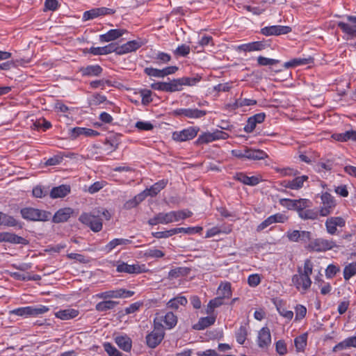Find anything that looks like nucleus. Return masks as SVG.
I'll return each mask as SVG.
<instances>
[{
  "instance_id": "obj_1",
  "label": "nucleus",
  "mask_w": 356,
  "mask_h": 356,
  "mask_svg": "<svg viewBox=\"0 0 356 356\" xmlns=\"http://www.w3.org/2000/svg\"><path fill=\"white\" fill-rule=\"evenodd\" d=\"M22 218L31 221H47L50 219L51 213L49 211L40 210L33 207H25L20 211Z\"/></svg>"
},
{
  "instance_id": "obj_2",
  "label": "nucleus",
  "mask_w": 356,
  "mask_h": 356,
  "mask_svg": "<svg viewBox=\"0 0 356 356\" xmlns=\"http://www.w3.org/2000/svg\"><path fill=\"white\" fill-rule=\"evenodd\" d=\"M163 326L156 319L154 321V330L146 336L147 346L150 348H156L164 338Z\"/></svg>"
},
{
  "instance_id": "obj_3",
  "label": "nucleus",
  "mask_w": 356,
  "mask_h": 356,
  "mask_svg": "<svg viewBox=\"0 0 356 356\" xmlns=\"http://www.w3.org/2000/svg\"><path fill=\"white\" fill-rule=\"evenodd\" d=\"M49 308L44 305L27 306L19 307L11 310L10 314L24 317H35L44 314L49 311Z\"/></svg>"
},
{
  "instance_id": "obj_4",
  "label": "nucleus",
  "mask_w": 356,
  "mask_h": 356,
  "mask_svg": "<svg viewBox=\"0 0 356 356\" xmlns=\"http://www.w3.org/2000/svg\"><path fill=\"white\" fill-rule=\"evenodd\" d=\"M79 220L95 232H99L102 229V218L92 213H83L79 216Z\"/></svg>"
},
{
  "instance_id": "obj_5",
  "label": "nucleus",
  "mask_w": 356,
  "mask_h": 356,
  "mask_svg": "<svg viewBox=\"0 0 356 356\" xmlns=\"http://www.w3.org/2000/svg\"><path fill=\"white\" fill-rule=\"evenodd\" d=\"M322 206L319 209V214L321 216H327L332 213L336 207V202L333 196L325 192L322 193L321 197Z\"/></svg>"
},
{
  "instance_id": "obj_6",
  "label": "nucleus",
  "mask_w": 356,
  "mask_h": 356,
  "mask_svg": "<svg viewBox=\"0 0 356 356\" xmlns=\"http://www.w3.org/2000/svg\"><path fill=\"white\" fill-rule=\"evenodd\" d=\"M337 247L335 242L322 238H316L309 244V249L314 252H325Z\"/></svg>"
},
{
  "instance_id": "obj_7",
  "label": "nucleus",
  "mask_w": 356,
  "mask_h": 356,
  "mask_svg": "<svg viewBox=\"0 0 356 356\" xmlns=\"http://www.w3.org/2000/svg\"><path fill=\"white\" fill-rule=\"evenodd\" d=\"M298 274H296L292 277V283L296 288L303 293L306 292L312 284L310 277L301 274V268H298Z\"/></svg>"
},
{
  "instance_id": "obj_8",
  "label": "nucleus",
  "mask_w": 356,
  "mask_h": 356,
  "mask_svg": "<svg viewBox=\"0 0 356 356\" xmlns=\"http://www.w3.org/2000/svg\"><path fill=\"white\" fill-rule=\"evenodd\" d=\"M289 241L296 243H307L312 239V233L308 231L289 229L286 232Z\"/></svg>"
},
{
  "instance_id": "obj_9",
  "label": "nucleus",
  "mask_w": 356,
  "mask_h": 356,
  "mask_svg": "<svg viewBox=\"0 0 356 356\" xmlns=\"http://www.w3.org/2000/svg\"><path fill=\"white\" fill-rule=\"evenodd\" d=\"M199 131V128L191 127L172 134V139L178 142H184L194 138Z\"/></svg>"
},
{
  "instance_id": "obj_10",
  "label": "nucleus",
  "mask_w": 356,
  "mask_h": 356,
  "mask_svg": "<svg viewBox=\"0 0 356 356\" xmlns=\"http://www.w3.org/2000/svg\"><path fill=\"white\" fill-rule=\"evenodd\" d=\"M176 116L186 117L191 119H198L204 117L207 111L197 108H178L173 111Z\"/></svg>"
},
{
  "instance_id": "obj_11",
  "label": "nucleus",
  "mask_w": 356,
  "mask_h": 356,
  "mask_svg": "<svg viewBox=\"0 0 356 356\" xmlns=\"http://www.w3.org/2000/svg\"><path fill=\"white\" fill-rule=\"evenodd\" d=\"M134 294V291H128L124 289L117 290L107 291L97 295L99 298H124L131 297Z\"/></svg>"
},
{
  "instance_id": "obj_12",
  "label": "nucleus",
  "mask_w": 356,
  "mask_h": 356,
  "mask_svg": "<svg viewBox=\"0 0 356 356\" xmlns=\"http://www.w3.org/2000/svg\"><path fill=\"white\" fill-rule=\"evenodd\" d=\"M201 79L202 76L199 74H196L193 77L183 76L179 79H174L175 92L181 91L183 86H194L199 83Z\"/></svg>"
},
{
  "instance_id": "obj_13",
  "label": "nucleus",
  "mask_w": 356,
  "mask_h": 356,
  "mask_svg": "<svg viewBox=\"0 0 356 356\" xmlns=\"http://www.w3.org/2000/svg\"><path fill=\"white\" fill-rule=\"evenodd\" d=\"M116 270L118 273H126L129 274H134V273H141L143 272H145V265H139L138 264L129 265L124 262H118Z\"/></svg>"
},
{
  "instance_id": "obj_14",
  "label": "nucleus",
  "mask_w": 356,
  "mask_h": 356,
  "mask_svg": "<svg viewBox=\"0 0 356 356\" xmlns=\"http://www.w3.org/2000/svg\"><path fill=\"white\" fill-rule=\"evenodd\" d=\"M346 225V220L342 217H330L328 218L325 222V225L326 227V231L328 234L331 235L336 234L337 232V227H343Z\"/></svg>"
},
{
  "instance_id": "obj_15",
  "label": "nucleus",
  "mask_w": 356,
  "mask_h": 356,
  "mask_svg": "<svg viewBox=\"0 0 356 356\" xmlns=\"http://www.w3.org/2000/svg\"><path fill=\"white\" fill-rule=\"evenodd\" d=\"M291 30V28L288 26L274 25L262 28L261 33L266 36L280 35L287 34L290 33Z\"/></svg>"
},
{
  "instance_id": "obj_16",
  "label": "nucleus",
  "mask_w": 356,
  "mask_h": 356,
  "mask_svg": "<svg viewBox=\"0 0 356 356\" xmlns=\"http://www.w3.org/2000/svg\"><path fill=\"white\" fill-rule=\"evenodd\" d=\"M115 11L112 9L102 7V8H92L90 10L84 12L83 15V20L87 21L90 19H92L99 16L110 15L114 13Z\"/></svg>"
},
{
  "instance_id": "obj_17",
  "label": "nucleus",
  "mask_w": 356,
  "mask_h": 356,
  "mask_svg": "<svg viewBox=\"0 0 356 356\" xmlns=\"http://www.w3.org/2000/svg\"><path fill=\"white\" fill-rule=\"evenodd\" d=\"M271 343L270 330L267 327H262L257 336V344L262 349L268 348Z\"/></svg>"
},
{
  "instance_id": "obj_18",
  "label": "nucleus",
  "mask_w": 356,
  "mask_h": 356,
  "mask_svg": "<svg viewBox=\"0 0 356 356\" xmlns=\"http://www.w3.org/2000/svg\"><path fill=\"white\" fill-rule=\"evenodd\" d=\"M142 46V43L137 40L129 41L121 45H116V54L119 55L125 54L131 51H134Z\"/></svg>"
},
{
  "instance_id": "obj_19",
  "label": "nucleus",
  "mask_w": 356,
  "mask_h": 356,
  "mask_svg": "<svg viewBox=\"0 0 356 356\" xmlns=\"http://www.w3.org/2000/svg\"><path fill=\"white\" fill-rule=\"evenodd\" d=\"M266 47L267 44L264 41H256L241 44L238 47V49L245 52H250L262 51Z\"/></svg>"
},
{
  "instance_id": "obj_20",
  "label": "nucleus",
  "mask_w": 356,
  "mask_h": 356,
  "mask_svg": "<svg viewBox=\"0 0 356 356\" xmlns=\"http://www.w3.org/2000/svg\"><path fill=\"white\" fill-rule=\"evenodd\" d=\"M74 210L70 207H65L58 210L53 216L54 223H60L67 221L72 215Z\"/></svg>"
},
{
  "instance_id": "obj_21",
  "label": "nucleus",
  "mask_w": 356,
  "mask_h": 356,
  "mask_svg": "<svg viewBox=\"0 0 356 356\" xmlns=\"http://www.w3.org/2000/svg\"><path fill=\"white\" fill-rule=\"evenodd\" d=\"M234 179L243 184L251 186L257 185L261 181L260 177L258 176L248 177L243 172L236 173L234 176Z\"/></svg>"
},
{
  "instance_id": "obj_22",
  "label": "nucleus",
  "mask_w": 356,
  "mask_h": 356,
  "mask_svg": "<svg viewBox=\"0 0 356 356\" xmlns=\"http://www.w3.org/2000/svg\"><path fill=\"white\" fill-rule=\"evenodd\" d=\"M127 31L124 29H111L107 33L100 35L99 40L102 42H108L122 36Z\"/></svg>"
},
{
  "instance_id": "obj_23",
  "label": "nucleus",
  "mask_w": 356,
  "mask_h": 356,
  "mask_svg": "<svg viewBox=\"0 0 356 356\" xmlns=\"http://www.w3.org/2000/svg\"><path fill=\"white\" fill-rule=\"evenodd\" d=\"M170 211L168 213H159L154 218L148 220V224L150 225H156L158 224H169L172 222Z\"/></svg>"
},
{
  "instance_id": "obj_24",
  "label": "nucleus",
  "mask_w": 356,
  "mask_h": 356,
  "mask_svg": "<svg viewBox=\"0 0 356 356\" xmlns=\"http://www.w3.org/2000/svg\"><path fill=\"white\" fill-rule=\"evenodd\" d=\"M88 52L93 55H106L113 52L116 53V44L111 43L104 47H94L89 49Z\"/></svg>"
},
{
  "instance_id": "obj_25",
  "label": "nucleus",
  "mask_w": 356,
  "mask_h": 356,
  "mask_svg": "<svg viewBox=\"0 0 356 356\" xmlns=\"http://www.w3.org/2000/svg\"><path fill=\"white\" fill-rule=\"evenodd\" d=\"M71 188L69 185L63 184L54 187L50 192V197L53 199L62 198L70 193Z\"/></svg>"
},
{
  "instance_id": "obj_26",
  "label": "nucleus",
  "mask_w": 356,
  "mask_h": 356,
  "mask_svg": "<svg viewBox=\"0 0 356 356\" xmlns=\"http://www.w3.org/2000/svg\"><path fill=\"white\" fill-rule=\"evenodd\" d=\"M245 159L262 160L268 157V154L261 149H252L245 147Z\"/></svg>"
},
{
  "instance_id": "obj_27",
  "label": "nucleus",
  "mask_w": 356,
  "mask_h": 356,
  "mask_svg": "<svg viewBox=\"0 0 356 356\" xmlns=\"http://www.w3.org/2000/svg\"><path fill=\"white\" fill-rule=\"evenodd\" d=\"M102 67L99 65H88L80 69V72L84 76H97L102 74Z\"/></svg>"
},
{
  "instance_id": "obj_28",
  "label": "nucleus",
  "mask_w": 356,
  "mask_h": 356,
  "mask_svg": "<svg viewBox=\"0 0 356 356\" xmlns=\"http://www.w3.org/2000/svg\"><path fill=\"white\" fill-rule=\"evenodd\" d=\"M24 238L10 232L0 233V242H9L11 243H23Z\"/></svg>"
},
{
  "instance_id": "obj_29",
  "label": "nucleus",
  "mask_w": 356,
  "mask_h": 356,
  "mask_svg": "<svg viewBox=\"0 0 356 356\" xmlns=\"http://www.w3.org/2000/svg\"><path fill=\"white\" fill-rule=\"evenodd\" d=\"M307 179L308 177L307 175L296 177L293 179L286 181L284 186L292 190H298L303 186L304 182Z\"/></svg>"
},
{
  "instance_id": "obj_30",
  "label": "nucleus",
  "mask_w": 356,
  "mask_h": 356,
  "mask_svg": "<svg viewBox=\"0 0 356 356\" xmlns=\"http://www.w3.org/2000/svg\"><path fill=\"white\" fill-rule=\"evenodd\" d=\"M115 341L120 348L124 351L129 352L131 349L132 342L131 339L127 336H118L115 339Z\"/></svg>"
},
{
  "instance_id": "obj_31",
  "label": "nucleus",
  "mask_w": 356,
  "mask_h": 356,
  "mask_svg": "<svg viewBox=\"0 0 356 356\" xmlns=\"http://www.w3.org/2000/svg\"><path fill=\"white\" fill-rule=\"evenodd\" d=\"M55 315L57 318L66 321L76 318L79 315V311L74 309H66L57 312Z\"/></svg>"
},
{
  "instance_id": "obj_32",
  "label": "nucleus",
  "mask_w": 356,
  "mask_h": 356,
  "mask_svg": "<svg viewBox=\"0 0 356 356\" xmlns=\"http://www.w3.org/2000/svg\"><path fill=\"white\" fill-rule=\"evenodd\" d=\"M152 88L164 92H175L174 79L170 82H157L152 85Z\"/></svg>"
},
{
  "instance_id": "obj_33",
  "label": "nucleus",
  "mask_w": 356,
  "mask_h": 356,
  "mask_svg": "<svg viewBox=\"0 0 356 356\" xmlns=\"http://www.w3.org/2000/svg\"><path fill=\"white\" fill-rule=\"evenodd\" d=\"M215 322V318L212 316H207L200 318L199 321L195 324L193 327L196 330H202L207 327L213 325Z\"/></svg>"
},
{
  "instance_id": "obj_34",
  "label": "nucleus",
  "mask_w": 356,
  "mask_h": 356,
  "mask_svg": "<svg viewBox=\"0 0 356 356\" xmlns=\"http://www.w3.org/2000/svg\"><path fill=\"white\" fill-rule=\"evenodd\" d=\"M334 138L339 141L345 142L348 140L356 141V131L350 130L344 133L337 134L334 135Z\"/></svg>"
},
{
  "instance_id": "obj_35",
  "label": "nucleus",
  "mask_w": 356,
  "mask_h": 356,
  "mask_svg": "<svg viewBox=\"0 0 356 356\" xmlns=\"http://www.w3.org/2000/svg\"><path fill=\"white\" fill-rule=\"evenodd\" d=\"M161 321L164 322L166 328L172 329L175 327L177 323V317L174 313L168 312L165 316L161 317Z\"/></svg>"
},
{
  "instance_id": "obj_36",
  "label": "nucleus",
  "mask_w": 356,
  "mask_h": 356,
  "mask_svg": "<svg viewBox=\"0 0 356 356\" xmlns=\"http://www.w3.org/2000/svg\"><path fill=\"white\" fill-rule=\"evenodd\" d=\"M188 302V300L185 296H177L170 299L168 303L167 306L169 308L177 309L179 305L185 306Z\"/></svg>"
},
{
  "instance_id": "obj_37",
  "label": "nucleus",
  "mask_w": 356,
  "mask_h": 356,
  "mask_svg": "<svg viewBox=\"0 0 356 356\" xmlns=\"http://www.w3.org/2000/svg\"><path fill=\"white\" fill-rule=\"evenodd\" d=\"M168 184V181L165 179L160 180L155 183L149 188L147 189L149 196L154 197L162 189H163Z\"/></svg>"
},
{
  "instance_id": "obj_38",
  "label": "nucleus",
  "mask_w": 356,
  "mask_h": 356,
  "mask_svg": "<svg viewBox=\"0 0 356 356\" xmlns=\"http://www.w3.org/2000/svg\"><path fill=\"white\" fill-rule=\"evenodd\" d=\"M118 305V302L105 300L97 303L95 306V309L98 312H106L114 309Z\"/></svg>"
},
{
  "instance_id": "obj_39",
  "label": "nucleus",
  "mask_w": 356,
  "mask_h": 356,
  "mask_svg": "<svg viewBox=\"0 0 356 356\" xmlns=\"http://www.w3.org/2000/svg\"><path fill=\"white\" fill-rule=\"evenodd\" d=\"M312 62V58H293L284 64L285 68L295 67L299 65L309 64Z\"/></svg>"
},
{
  "instance_id": "obj_40",
  "label": "nucleus",
  "mask_w": 356,
  "mask_h": 356,
  "mask_svg": "<svg viewBox=\"0 0 356 356\" xmlns=\"http://www.w3.org/2000/svg\"><path fill=\"white\" fill-rule=\"evenodd\" d=\"M131 243V241L127 238H114L105 247L107 252H111L118 245H124Z\"/></svg>"
},
{
  "instance_id": "obj_41",
  "label": "nucleus",
  "mask_w": 356,
  "mask_h": 356,
  "mask_svg": "<svg viewBox=\"0 0 356 356\" xmlns=\"http://www.w3.org/2000/svg\"><path fill=\"white\" fill-rule=\"evenodd\" d=\"M218 295L224 298H229L232 296L231 284L229 282L221 284L218 289Z\"/></svg>"
},
{
  "instance_id": "obj_42",
  "label": "nucleus",
  "mask_w": 356,
  "mask_h": 356,
  "mask_svg": "<svg viewBox=\"0 0 356 356\" xmlns=\"http://www.w3.org/2000/svg\"><path fill=\"white\" fill-rule=\"evenodd\" d=\"M319 210L316 209H305L299 213V217L302 220H316L318 218Z\"/></svg>"
},
{
  "instance_id": "obj_43",
  "label": "nucleus",
  "mask_w": 356,
  "mask_h": 356,
  "mask_svg": "<svg viewBox=\"0 0 356 356\" xmlns=\"http://www.w3.org/2000/svg\"><path fill=\"white\" fill-rule=\"evenodd\" d=\"M0 218V225L10 227H14L18 225L17 220L13 216H8L2 212H1Z\"/></svg>"
},
{
  "instance_id": "obj_44",
  "label": "nucleus",
  "mask_w": 356,
  "mask_h": 356,
  "mask_svg": "<svg viewBox=\"0 0 356 356\" xmlns=\"http://www.w3.org/2000/svg\"><path fill=\"white\" fill-rule=\"evenodd\" d=\"M356 275V263L352 262L345 266L343 269V277L348 280L350 277Z\"/></svg>"
},
{
  "instance_id": "obj_45",
  "label": "nucleus",
  "mask_w": 356,
  "mask_h": 356,
  "mask_svg": "<svg viewBox=\"0 0 356 356\" xmlns=\"http://www.w3.org/2000/svg\"><path fill=\"white\" fill-rule=\"evenodd\" d=\"M248 335V329L246 326L241 325L236 332V341L239 344H243Z\"/></svg>"
},
{
  "instance_id": "obj_46",
  "label": "nucleus",
  "mask_w": 356,
  "mask_h": 356,
  "mask_svg": "<svg viewBox=\"0 0 356 356\" xmlns=\"http://www.w3.org/2000/svg\"><path fill=\"white\" fill-rule=\"evenodd\" d=\"M337 25L343 33L350 35H356L355 25H350L349 24L342 22H339Z\"/></svg>"
},
{
  "instance_id": "obj_47",
  "label": "nucleus",
  "mask_w": 356,
  "mask_h": 356,
  "mask_svg": "<svg viewBox=\"0 0 356 356\" xmlns=\"http://www.w3.org/2000/svg\"><path fill=\"white\" fill-rule=\"evenodd\" d=\"M144 257L146 258H161L165 256V253L158 249L156 248H149L146 250L143 254Z\"/></svg>"
},
{
  "instance_id": "obj_48",
  "label": "nucleus",
  "mask_w": 356,
  "mask_h": 356,
  "mask_svg": "<svg viewBox=\"0 0 356 356\" xmlns=\"http://www.w3.org/2000/svg\"><path fill=\"white\" fill-rule=\"evenodd\" d=\"M214 141L212 132H204L200 134L196 140L197 145L206 144Z\"/></svg>"
},
{
  "instance_id": "obj_49",
  "label": "nucleus",
  "mask_w": 356,
  "mask_h": 356,
  "mask_svg": "<svg viewBox=\"0 0 356 356\" xmlns=\"http://www.w3.org/2000/svg\"><path fill=\"white\" fill-rule=\"evenodd\" d=\"M223 304V298L220 296L211 300L207 305V313H211L215 308L220 307Z\"/></svg>"
},
{
  "instance_id": "obj_50",
  "label": "nucleus",
  "mask_w": 356,
  "mask_h": 356,
  "mask_svg": "<svg viewBox=\"0 0 356 356\" xmlns=\"http://www.w3.org/2000/svg\"><path fill=\"white\" fill-rule=\"evenodd\" d=\"M294 343L297 351L300 352L303 350L307 345V335L302 334L296 337Z\"/></svg>"
},
{
  "instance_id": "obj_51",
  "label": "nucleus",
  "mask_w": 356,
  "mask_h": 356,
  "mask_svg": "<svg viewBox=\"0 0 356 356\" xmlns=\"http://www.w3.org/2000/svg\"><path fill=\"white\" fill-rule=\"evenodd\" d=\"M296 210L299 213L305 211L306 208L311 206L312 202L308 199H299L296 200Z\"/></svg>"
},
{
  "instance_id": "obj_52",
  "label": "nucleus",
  "mask_w": 356,
  "mask_h": 356,
  "mask_svg": "<svg viewBox=\"0 0 356 356\" xmlns=\"http://www.w3.org/2000/svg\"><path fill=\"white\" fill-rule=\"evenodd\" d=\"M296 200H291L287 198H282L280 200V204L282 207L290 209V210H296Z\"/></svg>"
},
{
  "instance_id": "obj_53",
  "label": "nucleus",
  "mask_w": 356,
  "mask_h": 356,
  "mask_svg": "<svg viewBox=\"0 0 356 356\" xmlns=\"http://www.w3.org/2000/svg\"><path fill=\"white\" fill-rule=\"evenodd\" d=\"M257 63L261 66L274 65L279 63L278 60L268 58L264 56H259L257 58Z\"/></svg>"
},
{
  "instance_id": "obj_54",
  "label": "nucleus",
  "mask_w": 356,
  "mask_h": 356,
  "mask_svg": "<svg viewBox=\"0 0 356 356\" xmlns=\"http://www.w3.org/2000/svg\"><path fill=\"white\" fill-rule=\"evenodd\" d=\"M104 348L109 356H122V353L110 343H105Z\"/></svg>"
},
{
  "instance_id": "obj_55",
  "label": "nucleus",
  "mask_w": 356,
  "mask_h": 356,
  "mask_svg": "<svg viewBox=\"0 0 356 356\" xmlns=\"http://www.w3.org/2000/svg\"><path fill=\"white\" fill-rule=\"evenodd\" d=\"M175 234V228L169 229V230H166V231L152 232V236L156 238H168Z\"/></svg>"
},
{
  "instance_id": "obj_56",
  "label": "nucleus",
  "mask_w": 356,
  "mask_h": 356,
  "mask_svg": "<svg viewBox=\"0 0 356 356\" xmlns=\"http://www.w3.org/2000/svg\"><path fill=\"white\" fill-rule=\"evenodd\" d=\"M313 264L309 259H306L304 263V269H301V274L309 277L312 274Z\"/></svg>"
},
{
  "instance_id": "obj_57",
  "label": "nucleus",
  "mask_w": 356,
  "mask_h": 356,
  "mask_svg": "<svg viewBox=\"0 0 356 356\" xmlns=\"http://www.w3.org/2000/svg\"><path fill=\"white\" fill-rule=\"evenodd\" d=\"M307 314V309L302 305H298L296 307V321L302 319Z\"/></svg>"
},
{
  "instance_id": "obj_58",
  "label": "nucleus",
  "mask_w": 356,
  "mask_h": 356,
  "mask_svg": "<svg viewBox=\"0 0 356 356\" xmlns=\"http://www.w3.org/2000/svg\"><path fill=\"white\" fill-rule=\"evenodd\" d=\"M140 95L142 97V104L147 105L152 101V92L149 90H143L140 91Z\"/></svg>"
},
{
  "instance_id": "obj_59",
  "label": "nucleus",
  "mask_w": 356,
  "mask_h": 356,
  "mask_svg": "<svg viewBox=\"0 0 356 356\" xmlns=\"http://www.w3.org/2000/svg\"><path fill=\"white\" fill-rule=\"evenodd\" d=\"M277 309L279 312V314L287 319L288 321H290L293 317V312L291 310H286L285 308L281 307V306H277Z\"/></svg>"
},
{
  "instance_id": "obj_60",
  "label": "nucleus",
  "mask_w": 356,
  "mask_h": 356,
  "mask_svg": "<svg viewBox=\"0 0 356 356\" xmlns=\"http://www.w3.org/2000/svg\"><path fill=\"white\" fill-rule=\"evenodd\" d=\"M136 127L140 131H149L154 128V126L149 122L138 121L136 123Z\"/></svg>"
},
{
  "instance_id": "obj_61",
  "label": "nucleus",
  "mask_w": 356,
  "mask_h": 356,
  "mask_svg": "<svg viewBox=\"0 0 356 356\" xmlns=\"http://www.w3.org/2000/svg\"><path fill=\"white\" fill-rule=\"evenodd\" d=\"M90 84L91 88H104L105 85H108V86L111 85L110 81L105 80V79L92 81L90 82Z\"/></svg>"
},
{
  "instance_id": "obj_62",
  "label": "nucleus",
  "mask_w": 356,
  "mask_h": 356,
  "mask_svg": "<svg viewBox=\"0 0 356 356\" xmlns=\"http://www.w3.org/2000/svg\"><path fill=\"white\" fill-rule=\"evenodd\" d=\"M339 268L333 264H330L325 270V275L327 278L333 277L338 272Z\"/></svg>"
},
{
  "instance_id": "obj_63",
  "label": "nucleus",
  "mask_w": 356,
  "mask_h": 356,
  "mask_svg": "<svg viewBox=\"0 0 356 356\" xmlns=\"http://www.w3.org/2000/svg\"><path fill=\"white\" fill-rule=\"evenodd\" d=\"M190 52V47L189 46L186 45V44H181L180 46H179L175 53V54L178 55V56H187Z\"/></svg>"
},
{
  "instance_id": "obj_64",
  "label": "nucleus",
  "mask_w": 356,
  "mask_h": 356,
  "mask_svg": "<svg viewBox=\"0 0 356 356\" xmlns=\"http://www.w3.org/2000/svg\"><path fill=\"white\" fill-rule=\"evenodd\" d=\"M260 282V277L257 274L250 275L248 278V283L252 287L257 286L259 284Z\"/></svg>"
}]
</instances>
